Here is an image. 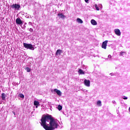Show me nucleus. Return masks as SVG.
Segmentation results:
<instances>
[{
    "instance_id": "nucleus-3",
    "label": "nucleus",
    "mask_w": 130,
    "mask_h": 130,
    "mask_svg": "<svg viewBox=\"0 0 130 130\" xmlns=\"http://www.w3.org/2000/svg\"><path fill=\"white\" fill-rule=\"evenodd\" d=\"M23 47L24 48H26V49H29L30 50H34L35 48L31 44H27L26 43H23Z\"/></svg>"
},
{
    "instance_id": "nucleus-24",
    "label": "nucleus",
    "mask_w": 130,
    "mask_h": 130,
    "mask_svg": "<svg viewBox=\"0 0 130 130\" xmlns=\"http://www.w3.org/2000/svg\"><path fill=\"white\" fill-rule=\"evenodd\" d=\"M30 32H33V28H29Z\"/></svg>"
},
{
    "instance_id": "nucleus-18",
    "label": "nucleus",
    "mask_w": 130,
    "mask_h": 130,
    "mask_svg": "<svg viewBox=\"0 0 130 130\" xmlns=\"http://www.w3.org/2000/svg\"><path fill=\"white\" fill-rule=\"evenodd\" d=\"M26 70L27 73H30V72H31V69L29 68L28 67H27Z\"/></svg>"
},
{
    "instance_id": "nucleus-25",
    "label": "nucleus",
    "mask_w": 130,
    "mask_h": 130,
    "mask_svg": "<svg viewBox=\"0 0 130 130\" xmlns=\"http://www.w3.org/2000/svg\"><path fill=\"white\" fill-rule=\"evenodd\" d=\"M108 58H110V59H111V55H109L108 56Z\"/></svg>"
},
{
    "instance_id": "nucleus-10",
    "label": "nucleus",
    "mask_w": 130,
    "mask_h": 130,
    "mask_svg": "<svg viewBox=\"0 0 130 130\" xmlns=\"http://www.w3.org/2000/svg\"><path fill=\"white\" fill-rule=\"evenodd\" d=\"M54 91L56 92L58 96H61V92H60V90H57V89H54Z\"/></svg>"
},
{
    "instance_id": "nucleus-11",
    "label": "nucleus",
    "mask_w": 130,
    "mask_h": 130,
    "mask_svg": "<svg viewBox=\"0 0 130 130\" xmlns=\"http://www.w3.org/2000/svg\"><path fill=\"white\" fill-rule=\"evenodd\" d=\"M57 16L59 17V18H61V19H63V18H66V16L62 14V13H58L57 14Z\"/></svg>"
},
{
    "instance_id": "nucleus-13",
    "label": "nucleus",
    "mask_w": 130,
    "mask_h": 130,
    "mask_svg": "<svg viewBox=\"0 0 130 130\" xmlns=\"http://www.w3.org/2000/svg\"><path fill=\"white\" fill-rule=\"evenodd\" d=\"M91 23L92 25H93V26L97 25V22H96V21H95V20H94V19H92L91 20Z\"/></svg>"
},
{
    "instance_id": "nucleus-27",
    "label": "nucleus",
    "mask_w": 130,
    "mask_h": 130,
    "mask_svg": "<svg viewBox=\"0 0 130 130\" xmlns=\"http://www.w3.org/2000/svg\"><path fill=\"white\" fill-rule=\"evenodd\" d=\"M13 114H14V115H16V113L15 112H12Z\"/></svg>"
},
{
    "instance_id": "nucleus-4",
    "label": "nucleus",
    "mask_w": 130,
    "mask_h": 130,
    "mask_svg": "<svg viewBox=\"0 0 130 130\" xmlns=\"http://www.w3.org/2000/svg\"><path fill=\"white\" fill-rule=\"evenodd\" d=\"M108 42V41H105L103 42V44L102 45V48L104 49H106V47H107V43Z\"/></svg>"
},
{
    "instance_id": "nucleus-17",
    "label": "nucleus",
    "mask_w": 130,
    "mask_h": 130,
    "mask_svg": "<svg viewBox=\"0 0 130 130\" xmlns=\"http://www.w3.org/2000/svg\"><path fill=\"white\" fill-rule=\"evenodd\" d=\"M97 105H99V106H102V104L101 103V101H98L96 103Z\"/></svg>"
},
{
    "instance_id": "nucleus-12",
    "label": "nucleus",
    "mask_w": 130,
    "mask_h": 130,
    "mask_svg": "<svg viewBox=\"0 0 130 130\" xmlns=\"http://www.w3.org/2000/svg\"><path fill=\"white\" fill-rule=\"evenodd\" d=\"M2 100H6V97H7V95L5 93H3L1 95Z\"/></svg>"
},
{
    "instance_id": "nucleus-9",
    "label": "nucleus",
    "mask_w": 130,
    "mask_h": 130,
    "mask_svg": "<svg viewBox=\"0 0 130 130\" xmlns=\"http://www.w3.org/2000/svg\"><path fill=\"white\" fill-rule=\"evenodd\" d=\"M61 53H62V50L60 49H58L56 52L55 55H60Z\"/></svg>"
},
{
    "instance_id": "nucleus-14",
    "label": "nucleus",
    "mask_w": 130,
    "mask_h": 130,
    "mask_svg": "<svg viewBox=\"0 0 130 130\" xmlns=\"http://www.w3.org/2000/svg\"><path fill=\"white\" fill-rule=\"evenodd\" d=\"M34 105H35V106H36V108H37V106H38V105H39V102L37 101H35L34 102Z\"/></svg>"
},
{
    "instance_id": "nucleus-21",
    "label": "nucleus",
    "mask_w": 130,
    "mask_h": 130,
    "mask_svg": "<svg viewBox=\"0 0 130 130\" xmlns=\"http://www.w3.org/2000/svg\"><path fill=\"white\" fill-rule=\"evenodd\" d=\"M125 53H126V52H120L121 56H122L123 55V54H125Z\"/></svg>"
},
{
    "instance_id": "nucleus-16",
    "label": "nucleus",
    "mask_w": 130,
    "mask_h": 130,
    "mask_svg": "<svg viewBox=\"0 0 130 130\" xmlns=\"http://www.w3.org/2000/svg\"><path fill=\"white\" fill-rule=\"evenodd\" d=\"M78 73L81 75H85V72H83V70H82V69H79Z\"/></svg>"
},
{
    "instance_id": "nucleus-8",
    "label": "nucleus",
    "mask_w": 130,
    "mask_h": 130,
    "mask_svg": "<svg viewBox=\"0 0 130 130\" xmlns=\"http://www.w3.org/2000/svg\"><path fill=\"white\" fill-rule=\"evenodd\" d=\"M16 24L18 25H22L23 24V22H22V20L20 18H17L16 20Z\"/></svg>"
},
{
    "instance_id": "nucleus-22",
    "label": "nucleus",
    "mask_w": 130,
    "mask_h": 130,
    "mask_svg": "<svg viewBox=\"0 0 130 130\" xmlns=\"http://www.w3.org/2000/svg\"><path fill=\"white\" fill-rule=\"evenodd\" d=\"M20 98H24V94L21 93L20 94Z\"/></svg>"
},
{
    "instance_id": "nucleus-19",
    "label": "nucleus",
    "mask_w": 130,
    "mask_h": 130,
    "mask_svg": "<svg viewBox=\"0 0 130 130\" xmlns=\"http://www.w3.org/2000/svg\"><path fill=\"white\" fill-rule=\"evenodd\" d=\"M58 109L59 111L61 110V109H62V106H60V105H59L58 106Z\"/></svg>"
},
{
    "instance_id": "nucleus-2",
    "label": "nucleus",
    "mask_w": 130,
    "mask_h": 130,
    "mask_svg": "<svg viewBox=\"0 0 130 130\" xmlns=\"http://www.w3.org/2000/svg\"><path fill=\"white\" fill-rule=\"evenodd\" d=\"M58 126V123L55 121V120L52 118L51 120L49 122V126L48 125L45 128V130H54L55 128H57Z\"/></svg>"
},
{
    "instance_id": "nucleus-23",
    "label": "nucleus",
    "mask_w": 130,
    "mask_h": 130,
    "mask_svg": "<svg viewBox=\"0 0 130 130\" xmlns=\"http://www.w3.org/2000/svg\"><path fill=\"white\" fill-rule=\"evenodd\" d=\"M122 99H124V100H127V97H123Z\"/></svg>"
},
{
    "instance_id": "nucleus-1",
    "label": "nucleus",
    "mask_w": 130,
    "mask_h": 130,
    "mask_svg": "<svg viewBox=\"0 0 130 130\" xmlns=\"http://www.w3.org/2000/svg\"><path fill=\"white\" fill-rule=\"evenodd\" d=\"M53 118L51 115H43L41 119V125L43 126V128L44 129L46 127L47 124L46 123V122H49V120H50Z\"/></svg>"
},
{
    "instance_id": "nucleus-5",
    "label": "nucleus",
    "mask_w": 130,
    "mask_h": 130,
    "mask_svg": "<svg viewBox=\"0 0 130 130\" xmlns=\"http://www.w3.org/2000/svg\"><path fill=\"white\" fill-rule=\"evenodd\" d=\"M114 32L117 36H120V35H121V32H120L119 29H115Z\"/></svg>"
},
{
    "instance_id": "nucleus-20",
    "label": "nucleus",
    "mask_w": 130,
    "mask_h": 130,
    "mask_svg": "<svg viewBox=\"0 0 130 130\" xmlns=\"http://www.w3.org/2000/svg\"><path fill=\"white\" fill-rule=\"evenodd\" d=\"M95 8L96 11H99V10H100V9H99V7H98V6H97V4L95 5Z\"/></svg>"
},
{
    "instance_id": "nucleus-26",
    "label": "nucleus",
    "mask_w": 130,
    "mask_h": 130,
    "mask_svg": "<svg viewBox=\"0 0 130 130\" xmlns=\"http://www.w3.org/2000/svg\"><path fill=\"white\" fill-rule=\"evenodd\" d=\"M85 3H88L89 2V0H85Z\"/></svg>"
},
{
    "instance_id": "nucleus-6",
    "label": "nucleus",
    "mask_w": 130,
    "mask_h": 130,
    "mask_svg": "<svg viewBox=\"0 0 130 130\" xmlns=\"http://www.w3.org/2000/svg\"><path fill=\"white\" fill-rule=\"evenodd\" d=\"M90 80L87 79L84 80V85L86 86V87H90Z\"/></svg>"
},
{
    "instance_id": "nucleus-15",
    "label": "nucleus",
    "mask_w": 130,
    "mask_h": 130,
    "mask_svg": "<svg viewBox=\"0 0 130 130\" xmlns=\"http://www.w3.org/2000/svg\"><path fill=\"white\" fill-rule=\"evenodd\" d=\"M77 21L80 24H83V20H82V19H81L80 18H77Z\"/></svg>"
},
{
    "instance_id": "nucleus-7",
    "label": "nucleus",
    "mask_w": 130,
    "mask_h": 130,
    "mask_svg": "<svg viewBox=\"0 0 130 130\" xmlns=\"http://www.w3.org/2000/svg\"><path fill=\"white\" fill-rule=\"evenodd\" d=\"M12 8L13 9H17V10H19L20 8H21V6L20 5L18 4H13L12 6Z\"/></svg>"
}]
</instances>
